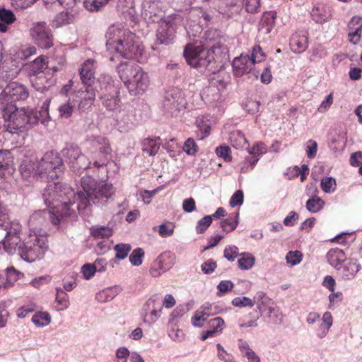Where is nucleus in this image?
<instances>
[{"mask_svg": "<svg viewBox=\"0 0 362 362\" xmlns=\"http://www.w3.org/2000/svg\"><path fill=\"white\" fill-rule=\"evenodd\" d=\"M239 249L235 245H228L223 250V257L230 262H233L239 256Z\"/></svg>", "mask_w": 362, "mask_h": 362, "instance_id": "obj_63", "label": "nucleus"}, {"mask_svg": "<svg viewBox=\"0 0 362 362\" xmlns=\"http://www.w3.org/2000/svg\"><path fill=\"white\" fill-rule=\"evenodd\" d=\"M303 259V254L300 251H290L286 255V263L291 267L300 264Z\"/></svg>", "mask_w": 362, "mask_h": 362, "instance_id": "obj_57", "label": "nucleus"}, {"mask_svg": "<svg viewBox=\"0 0 362 362\" xmlns=\"http://www.w3.org/2000/svg\"><path fill=\"white\" fill-rule=\"evenodd\" d=\"M362 18L354 16L348 23L349 41L354 44H358L361 38Z\"/></svg>", "mask_w": 362, "mask_h": 362, "instance_id": "obj_19", "label": "nucleus"}, {"mask_svg": "<svg viewBox=\"0 0 362 362\" xmlns=\"http://www.w3.org/2000/svg\"><path fill=\"white\" fill-rule=\"evenodd\" d=\"M168 337L174 341L181 342L185 339V333L176 325H171L168 331Z\"/></svg>", "mask_w": 362, "mask_h": 362, "instance_id": "obj_56", "label": "nucleus"}, {"mask_svg": "<svg viewBox=\"0 0 362 362\" xmlns=\"http://www.w3.org/2000/svg\"><path fill=\"white\" fill-rule=\"evenodd\" d=\"M22 177L32 182L40 180L48 182L42 197L45 204L50 208L35 211L28 221L30 233H42V228L47 219L58 225L66 217L86 209L90 204H105L115 194V188L106 181L95 182L90 176H83L81 180V189L76 193L69 185L61 182H50L57 178L63 172L62 160L57 152L49 151L37 160L35 157L26 158L20 165Z\"/></svg>", "mask_w": 362, "mask_h": 362, "instance_id": "obj_1", "label": "nucleus"}, {"mask_svg": "<svg viewBox=\"0 0 362 362\" xmlns=\"http://www.w3.org/2000/svg\"><path fill=\"white\" fill-rule=\"evenodd\" d=\"M162 297L155 294L149 298L144 304L141 315L143 322L151 326L160 317L162 313Z\"/></svg>", "mask_w": 362, "mask_h": 362, "instance_id": "obj_9", "label": "nucleus"}, {"mask_svg": "<svg viewBox=\"0 0 362 362\" xmlns=\"http://www.w3.org/2000/svg\"><path fill=\"white\" fill-rule=\"evenodd\" d=\"M50 105V99H47L42 103L40 110L38 112V115L34 113L35 117H37V123L41 122L42 124L46 125L49 121V107Z\"/></svg>", "mask_w": 362, "mask_h": 362, "instance_id": "obj_47", "label": "nucleus"}, {"mask_svg": "<svg viewBox=\"0 0 362 362\" xmlns=\"http://www.w3.org/2000/svg\"><path fill=\"white\" fill-rule=\"evenodd\" d=\"M253 302L254 305H257V309L262 314H264V313L267 312L269 308L274 305L272 300L267 296L266 293L263 291H258L255 294Z\"/></svg>", "mask_w": 362, "mask_h": 362, "instance_id": "obj_35", "label": "nucleus"}, {"mask_svg": "<svg viewBox=\"0 0 362 362\" xmlns=\"http://www.w3.org/2000/svg\"><path fill=\"white\" fill-rule=\"evenodd\" d=\"M106 47L110 54L127 59H138L144 47L132 32L121 25H112L106 33Z\"/></svg>", "mask_w": 362, "mask_h": 362, "instance_id": "obj_2", "label": "nucleus"}, {"mask_svg": "<svg viewBox=\"0 0 362 362\" xmlns=\"http://www.w3.org/2000/svg\"><path fill=\"white\" fill-rule=\"evenodd\" d=\"M100 88V98L103 105L109 111H116L119 107L120 100L117 96V89L114 85L112 78L109 75H103L98 80Z\"/></svg>", "mask_w": 362, "mask_h": 362, "instance_id": "obj_7", "label": "nucleus"}, {"mask_svg": "<svg viewBox=\"0 0 362 362\" xmlns=\"http://www.w3.org/2000/svg\"><path fill=\"white\" fill-rule=\"evenodd\" d=\"M217 356L223 362H234L233 356L229 354L223 346L218 343L216 344Z\"/></svg>", "mask_w": 362, "mask_h": 362, "instance_id": "obj_62", "label": "nucleus"}, {"mask_svg": "<svg viewBox=\"0 0 362 362\" xmlns=\"http://www.w3.org/2000/svg\"><path fill=\"white\" fill-rule=\"evenodd\" d=\"M308 191L310 197L306 202L305 207L311 213H317L324 207L325 203L323 199L317 195L318 189L315 185L308 187Z\"/></svg>", "mask_w": 362, "mask_h": 362, "instance_id": "obj_21", "label": "nucleus"}, {"mask_svg": "<svg viewBox=\"0 0 362 362\" xmlns=\"http://www.w3.org/2000/svg\"><path fill=\"white\" fill-rule=\"evenodd\" d=\"M174 226L172 223L168 222L162 223L157 228H154V230L158 231L162 238H167L171 236L174 233Z\"/></svg>", "mask_w": 362, "mask_h": 362, "instance_id": "obj_58", "label": "nucleus"}, {"mask_svg": "<svg viewBox=\"0 0 362 362\" xmlns=\"http://www.w3.org/2000/svg\"><path fill=\"white\" fill-rule=\"evenodd\" d=\"M120 79L132 95L145 93L150 85L149 76L140 66L132 63H121L117 68Z\"/></svg>", "mask_w": 362, "mask_h": 362, "instance_id": "obj_4", "label": "nucleus"}, {"mask_svg": "<svg viewBox=\"0 0 362 362\" xmlns=\"http://www.w3.org/2000/svg\"><path fill=\"white\" fill-rule=\"evenodd\" d=\"M47 240L46 235L42 233H29L17 247L18 253L24 260L33 262L44 256L47 249Z\"/></svg>", "mask_w": 362, "mask_h": 362, "instance_id": "obj_5", "label": "nucleus"}, {"mask_svg": "<svg viewBox=\"0 0 362 362\" xmlns=\"http://www.w3.org/2000/svg\"><path fill=\"white\" fill-rule=\"evenodd\" d=\"M228 141L231 146L236 149L248 148V141L245 134L240 130L232 131L229 134Z\"/></svg>", "mask_w": 362, "mask_h": 362, "instance_id": "obj_32", "label": "nucleus"}, {"mask_svg": "<svg viewBox=\"0 0 362 362\" xmlns=\"http://www.w3.org/2000/svg\"><path fill=\"white\" fill-rule=\"evenodd\" d=\"M55 302L57 311L64 310L69 307V296L62 288H56Z\"/></svg>", "mask_w": 362, "mask_h": 362, "instance_id": "obj_43", "label": "nucleus"}, {"mask_svg": "<svg viewBox=\"0 0 362 362\" xmlns=\"http://www.w3.org/2000/svg\"><path fill=\"white\" fill-rule=\"evenodd\" d=\"M276 18V13L275 11H271L264 13L259 25V34H269L274 25Z\"/></svg>", "mask_w": 362, "mask_h": 362, "instance_id": "obj_30", "label": "nucleus"}, {"mask_svg": "<svg viewBox=\"0 0 362 362\" xmlns=\"http://www.w3.org/2000/svg\"><path fill=\"white\" fill-rule=\"evenodd\" d=\"M255 263V258L250 252H242L239 255L238 266L241 270H249L253 267Z\"/></svg>", "mask_w": 362, "mask_h": 362, "instance_id": "obj_44", "label": "nucleus"}, {"mask_svg": "<svg viewBox=\"0 0 362 362\" xmlns=\"http://www.w3.org/2000/svg\"><path fill=\"white\" fill-rule=\"evenodd\" d=\"M0 170L3 171L4 175H12L16 170L13 156L8 151H0Z\"/></svg>", "mask_w": 362, "mask_h": 362, "instance_id": "obj_28", "label": "nucleus"}, {"mask_svg": "<svg viewBox=\"0 0 362 362\" xmlns=\"http://www.w3.org/2000/svg\"><path fill=\"white\" fill-rule=\"evenodd\" d=\"M308 38L305 34H294L290 40V46L295 53H301L308 47Z\"/></svg>", "mask_w": 362, "mask_h": 362, "instance_id": "obj_36", "label": "nucleus"}, {"mask_svg": "<svg viewBox=\"0 0 362 362\" xmlns=\"http://www.w3.org/2000/svg\"><path fill=\"white\" fill-rule=\"evenodd\" d=\"M211 314V305L204 304L197 310L192 317V324L197 327H202L207 317Z\"/></svg>", "mask_w": 362, "mask_h": 362, "instance_id": "obj_29", "label": "nucleus"}, {"mask_svg": "<svg viewBox=\"0 0 362 362\" xmlns=\"http://www.w3.org/2000/svg\"><path fill=\"white\" fill-rule=\"evenodd\" d=\"M269 319V322L273 324H280L282 322L283 315L279 308L274 305L269 308L267 312L264 313Z\"/></svg>", "mask_w": 362, "mask_h": 362, "instance_id": "obj_52", "label": "nucleus"}, {"mask_svg": "<svg viewBox=\"0 0 362 362\" xmlns=\"http://www.w3.org/2000/svg\"><path fill=\"white\" fill-rule=\"evenodd\" d=\"M50 321L51 317L47 313H35L32 317V322L37 327H45L50 323Z\"/></svg>", "mask_w": 362, "mask_h": 362, "instance_id": "obj_53", "label": "nucleus"}, {"mask_svg": "<svg viewBox=\"0 0 362 362\" xmlns=\"http://www.w3.org/2000/svg\"><path fill=\"white\" fill-rule=\"evenodd\" d=\"M35 54L36 48L34 45H24L21 46L16 52L13 60H24Z\"/></svg>", "mask_w": 362, "mask_h": 362, "instance_id": "obj_46", "label": "nucleus"}, {"mask_svg": "<svg viewBox=\"0 0 362 362\" xmlns=\"http://www.w3.org/2000/svg\"><path fill=\"white\" fill-rule=\"evenodd\" d=\"M96 87L95 86L84 85V89L81 88L72 97L73 102L78 103V109L81 112L88 110L95 99Z\"/></svg>", "mask_w": 362, "mask_h": 362, "instance_id": "obj_14", "label": "nucleus"}, {"mask_svg": "<svg viewBox=\"0 0 362 362\" xmlns=\"http://www.w3.org/2000/svg\"><path fill=\"white\" fill-rule=\"evenodd\" d=\"M320 323L315 327V334L317 338L323 339L329 333L333 325V317L330 312L326 311L323 313Z\"/></svg>", "mask_w": 362, "mask_h": 362, "instance_id": "obj_23", "label": "nucleus"}, {"mask_svg": "<svg viewBox=\"0 0 362 362\" xmlns=\"http://www.w3.org/2000/svg\"><path fill=\"white\" fill-rule=\"evenodd\" d=\"M16 21V16L11 10L0 9V33H6Z\"/></svg>", "mask_w": 362, "mask_h": 362, "instance_id": "obj_40", "label": "nucleus"}, {"mask_svg": "<svg viewBox=\"0 0 362 362\" xmlns=\"http://www.w3.org/2000/svg\"><path fill=\"white\" fill-rule=\"evenodd\" d=\"M208 330L201 333L200 339L202 341L221 335L226 328V323L222 317H216L208 321Z\"/></svg>", "mask_w": 362, "mask_h": 362, "instance_id": "obj_18", "label": "nucleus"}, {"mask_svg": "<svg viewBox=\"0 0 362 362\" xmlns=\"http://www.w3.org/2000/svg\"><path fill=\"white\" fill-rule=\"evenodd\" d=\"M327 259L329 264L336 269H340L341 263L346 260L344 251L339 248H332L327 253Z\"/></svg>", "mask_w": 362, "mask_h": 362, "instance_id": "obj_31", "label": "nucleus"}, {"mask_svg": "<svg viewBox=\"0 0 362 362\" xmlns=\"http://www.w3.org/2000/svg\"><path fill=\"white\" fill-rule=\"evenodd\" d=\"M74 15L69 11H62L58 13L52 21L51 25L54 28H58L74 21Z\"/></svg>", "mask_w": 362, "mask_h": 362, "instance_id": "obj_41", "label": "nucleus"}, {"mask_svg": "<svg viewBox=\"0 0 362 362\" xmlns=\"http://www.w3.org/2000/svg\"><path fill=\"white\" fill-rule=\"evenodd\" d=\"M62 153L74 171L86 170L90 164L88 158L81 153V149L77 146L73 144L67 146L64 148Z\"/></svg>", "mask_w": 362, "mask_h": 362, "instance_id": "obj_12", "label": "nucleus"}, {"mask_svg": "<svg viewBox=\"0 0 362 362\" xmlns=\"http://www.w3.org/2000/svg\"><path fill=\"white\" fill-rule=\"evenodd\" d=\"M322 190L327 194H332L337 189V181L332 177H325L320 181Z\"/></svg>", "mask_w": 362, "mask_h": 362, "instance_id": "obj_49", "label": "nucleus"}, {"mask_svg": "<svg viewBox=\"0 0 362 362\" xmlns=\"http://www.w3.org/2000/svg\"><path fill=\"white\" fill-rule=\"evenodd\" d=\"M196 125L198 128L197 136L199 137V139H203L209 135L211 124L207 117H197L196 119Z\"/></svg>", "mask_w": 362, "mask_h": 362, "instance_id": "obj_45", "label": "nucleus"}, {"mask_svg": "<svg viewBox=\"0 0 362 362\" xmlns=\"http://www.w3.org/2000/svg\"><path fill=\"white\" fill-rule=\"evenodd\" d=\"M238 346L241 356L245 358L248 362H261L259 357L245 340L238 339Z\"/></svg>", "mask_w": 362, "mask_h": 362, "instance_id": "obj_33", "label": "nucleus"}, {"mask_svg": "<svg viewBox=\"0 0 362 362\" xmlns=\"http://www.w3.org/2000/svg\"><path fill=\"white\" fill-rule=\"evenodd\" d=\"M29 95L25 86L18 82L9 83L0 93V105L13 103L17 100H24Z\"/></svg>", "mask_w": 362, "mask_h": 362, "instance_id": "obj_11", "label": "nucleus"}, {"mask_svg": "<svg viewBox=\"0 0 362 362\" xmlns=\"http://www.w3.org/2000/svg\"><path fill=\"white\" fill-rule=\"evenodd\" d=\"M20 72V68L16 61L11 65L4 62L0 69V78L4 80H9L16 78Z\"/></svg>", "mask_w": 362, "mask_h": 362, "instance_id": "obj_37", "label": "nucleus"}, {"mask_svg": "<svg viewBox=\"0 0 362 362\" xmlns=\"http://www.w3.org/2000/svg\"><path fill=\"white\" fill-rule=\"evenodd\" d=\"M160 144L161 141L159 137L154 139L146 138L143 141L142 150L149 156H153L158 152Z\"/></svg>", "mask_w": 362, "mask_h": 362, "instance_id": "obj_42", "label": "nucleus"}, {"mask_svg": "<svg viewBox=\"0 0 362 362\" xmlns=\"http://www.w3.org/2000/svg\"><path fill=\"white\" fill-rule=\"evenodd\" d=\"M341 275L344 279L352 280L357 273L361 269V265L356 259H349L347 262L341 266Z\"/></svg>", "mask_w": 362, "mask_h": 362, "instance_id": "obj_24", "label": "nucleus"}, {"mask_svg": "<svg viewBox=\"0 0 362 362\" xmlns=\"http://www.w3.org/2000/svg\"><path fill=\"white\" fill-rule=\"evenodd\" d=\"M259 160L258 156H247L240 163V171L241 173H246L252 170Z\"/></svg>", "mask_w": 362, "mask_h": 362, "instance_id": "obj_50", "label": "nucleus"}, {"mask_svg": "<svg viewBox=\"0 0 362 362\" xmlns=\"http://www.w3.org/2000/svg\"><path fill=\"white\" fill-rule=\"evenodd\" d=\"M185 57L191 66L199 69L201 71H211V65L213 63V52L205 49L202 45L189 44L184 51Z\"/></svg>", "mask_w": 362, "mask_h": 362, "instance_id": "obj_6", "label": "nucleus"}, {"mask_svg": "<svg viewBox=\"0 0 362 362\" xmlns=\"http://www.w3.org/2000/svg\"><path fill=\"white\" fill-rule=\"evenodd\" d=\"M25 68L30 75H37L42 73L47 68V62L46 59L40 56L37 57L33 62L25 64Z\"/></svg>", "mask_w": 362, "mask_h": 362, "instance_id": "obj_39", "label": "nucleus"}, {"mask_svg": "<svg viewBox=\"0 0 362 362\" xmlns=\"http://www.w3.org/2000/svg\"><path fill=\"white\" fill-rule=\"evenodd\" d=\"M163 105L166 110L172 112L186 107L183 94L178 88H171L166 91Z\"/></svg>", "mask_w": 362, "mask_h": 362, "instance_id": "obj_15", "label": "nucleus"}, {"mask_svg": "<svg viewBox=\"0 0 362 362\" xmlns=\"http://www.w3.org/2000/svg\"><path fill=\"white\" fill-rule=\"evenodd\" d=\"M94 60L88 59L80 69L81 79L83 85L94 86Z\"/></svg>", "mask_w": 362, "mask_h": 362, "instance_id": "obj_25", "label": "nucleus"}, {"mask_svg": "<svg viewBox=\"0 0 362 362\" xmlns=\"http://www.w3.org/2000/svg\"><path fill=\"white\" fill-rule=\"evenodd\" d=\"M117 8L125 18H129L134 21L137 19L134 0H118Z\"/></svg>", "mask_w": 362, "mask_h": 362, "instance_id": "obj_26", "label": "nucleus"}, {"mask_svg": "<svg viewBox=\"0 0 362 362\" xmlns=\"http://www.w3.org/2000/svg\"><path fill=\"white\" fill-rule=\"evenodd\" d=\"M75 102H73L72 98L59 107V116L62 118H69L74 112Z\"/></svg>", "mask_w": 362, "mask_h": 362, "instance_id": "obj_51", "label": "nucleus"}, {"mask_svg": "<svg viewBox=\"0 0 362 362\" xmlns=\"http://www.w3.org/2000/svg\"><path fill=\"white\" fill-rule=\"evenodd\" d=\"M90 233L96 238H105L110 237L113 230L112 228L108 226H96L90 228Z\"/></svg>", "mask_w": 362, "mask_h": 362, "instance_id": "obj_48", "label": "nucleus"}, {"mask_svg": "<svg viewBox=\"0 0 362 362\" xmlns=\"http://www.w3.org/2000/svg\"><path fill=\"white\" fill-rule=\"evenodd\" d=\"M114 250L116 252L115 258L122 260L128 256L132 250V247L127 243H119L115 245Z\"/></svg>", "mask_w": 362, "mask_h": 362, "instance_id": "obj_54", "label": "nucleus"}, {"mask_svg": "<svg viewBox=\"0 0 362 362\" xmlns=\"http://www.w3.org/2000/svg\"><path fill=\"white\" fill-rule=\"evenodd\" d=\"M23 274L16 270L13 267L5 270L0 269V284L4 288L11 286Z\"/></svg>", "mask_w": 362, "mask_h": 362, "instance_id": "obj_27", "label": "nucleus"}, {"mask_svg": "<svg viewBox=\"0 0 362 362\" xmlns=\"http://www.w3.org/2000/svg\"><path fill=\"white\" fill-rule=\"evenodd\" d=\"M233 74L237 77H240L244 74L254 72V76L257 77V73L254 68L253 62L250 60L248 55L241 54L235 57L232 64Z\"/></svg>", "mask_w": 362, "mask_h": 362, "instance_id": "obj_16", "label": "nucleus"}, {"mask_svg": "<svg viewBox=\"0 0 362 362\" xmlns=\"http://www.w3.org/2000/svg\"><path fill=\"white\" fill-rule=\"evenodd\" d=\"M312 19L317 23L322 24L332 17V10L327 5L317 4L310 13Z\"/></svg>", "mask_w": 362, "mask_h": 362, "instance_id": "obj_22", "label": "nucleus"}, {"mask_svg": "<svg viewBox=\"0 0 362 362\" xmlns=\"http://www.w3.org/2000/svg\"><path fill=\"white\" fill-rule=\"evenodd\" d=\"M174 264V256L165 253L160 255L154 262L149 272L152 277H158L168 271Z\"/></svg>", "mask_w": 362, "mask_h": 362, "instance_id": "obj_17", "label": "nucleus"}, {"mask_svg": "<svg viewBox=\"0 0 362 362\" xmlns=\"http://www.w3.org/2000/svg\"><path fill=\"white\" fill-rule=\"evenodd\" d=\"M35 43L43 49H49L53 45V36L50 29L44 22L35 23L30 30Z\"/></svg>", "mask_w": 362, "mask_h": 362, "instance_id": "obj_13", "label": "nucleus"}, {"mask_svg": "<svg viewBox=\"0 0 362 362\" xmlns=\"http://www.w3.org/2000/svg\"><path fill=\"white\" fill-rule=\"evenodd\" d=\"M121 291L122 288L119 286L115 285L108 287L99 291L95 296V299L100 303L109 302L115 298Z\"/></svg>", "mask_w": 362, "mask_h": 362, "instance_id": "obj_34", "label": "nucleus"}, {"mask_svg": "<svg viewBox=\"0 0 362 362\" xmlns=\"http://www.w3.org/2000/svg\"><path fill=\"white\" fill-rule=\"evenodd\" d=\"M86 144L93 145L95 148L100 150L104 154L110 152V144L106 137L103 136H93L87 139Z\"/></svg>", "mask_w": 362, "mask_h": 362, "instance_id": "obj_38", "label": "nucleus"}, {"mask_svg": "<svg viewBox=\"0 0 362 362\" xmlns=\"http://www.w3.org/2000/svg\"><path fill=\"white\" fill-rule=\"evenodd\" d=\"M134 115L127 110H120L117 115L115 127L119 132H127L134 126Z\"/></svg>", "mask_w": 362, "mask_h": 362, "instance_id": "obj_20", "label": "nucleus"}, {"mask_svg": "<svg viewBox=\"0 0 362 362\" xmlns=\"http://www.w3.org/2000/svg\"><path fill=\"white\" fill-rule=\"evenodd\" d=\"M266 58L264 52L262 51L259 45H255L252 48L250 60L253 62V65L255 64L263 62Z\"/></svg>", "mask_w": 362, "mask_h": 362, "instance_id": "obj_60", "label": "nucleus"}, {"mask_svg": "<svg viewBox=\"0 0 362 362\" xmlns=\"http://www.w3.org/2000/svg\"><path fill=\"white\" fill-rule=\"evenodd\" d=\"M110 0H84V7L90 11H97L106 5Z\"/></svg>", "mask_w": 362, "mask_h": 362, "instance_id": "obj_59", "label": "nucleus"}, {"mask_svg": "<svg viewBox=\"0 0 362 362\" xmlns=\"http://www.w3.org/2000/svg\"><path fill=\"white\" fill-rule=\"evenodd\" d=\"M0 228L6 231L4 240L6 241L5 247L7 253L10 255L14 253L21 240L20 236L22 229L21 225L18 221H11L8 218Z\"/></svg>", "mask_w": 362, "mask_h": 362, "instance_id": "obj_10", "label": "nucleus"}, {"mask_svg": "<svg viewBox=\"0 0 362 362\" xmlns=\"http://www.w3.org/2000/svg\"><path fill=\"white\" fill-rule=\"evenodd\" d=\"M238 213L235 216H229L221 222V226L223 230L229 233L234 230L238 224Z\"/></svg>", "mask_w": 362, "mask_h": 362, "instance_id": "obj_55", "label": "nucleus"}, {"mask_svg": "<svg viewBox=\"0 0 362 362\" xmlns=\"http://www.w3.org/2000/svg\"><path fill=\"white\" fill-rule=\"evenodd\" d=\"M182 18L178 15L168 16L162 21L157 30L156 42L158 44L168 45L173 42Z\"/></svg>", "mask_w": 362, "mask_h": 362, "instance_id": "obj_8", "label": "nucleus"}, {"mask_svg": "<svg viewBox=\"0 0 362 362\" xmlns=\"http://www.w3.org/2000/svg\"><path fill=\"white\" fill-rule=\"evenodd\" d=\"M5 120V128L10 134H20L29 129L33 124H37V117L30 108H18L13 103L1 105Z\"/></svg>", "mask_w": 362, "mask_h": 362, "instance_id": "obj_3", "label": "nucleus"}, {"mask_svg": "<svg viewBox=\"0 0 362 362\" xmlns=\"http://www.w3.org/2000/svg\"><path fill=\"white\" fill-rule=\"evenodd\" d=\"M212 223V216H205L198 221L196 226V231L198 234H202L206 231Z\"/></svg>", "mask_w": 362, "mask_h": 362, "instance_id": "obj_64", "label": "nucleus"}, {"mask_svg": "<svg viewBox=\"0 0 362 362\" xmlns=\"http://www.w3.org/2000/svg\"><path fill=\"white\" fill-rule=\"evenodd\" d=\"M144 252L141 248H136L129 255V262L134 266L138 267L142 264Z\"/></svg>", "mask_w": 362, "mask_h": 362, "instance_id": "obj_61", "label": "nucleus"}]
</instances>
